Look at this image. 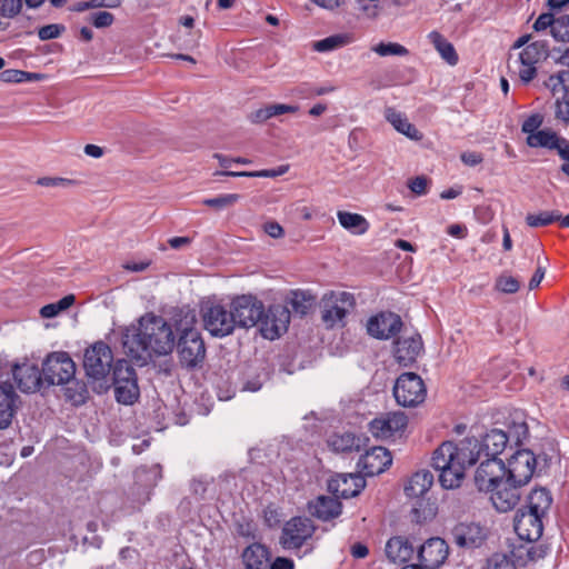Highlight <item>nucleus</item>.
Segmentation results:
<instances>
[{"mask_svg":"<svg viewBox=\"0 0 569 569\" xmlns=\"http://www.w3.org/2000/svg\"><path fill=\"white\" fill-rule=\"evenodd\" d=\"M62 31H64L63 26L56 24V23L47 24V26L41 27L38 30V37L42 41L51 40V39H56V38L60 37Z\"/></svg>","mask_w":569,"mask_h":569,"instance_id":"603ef678","label":"nucleus"},{"mask_svg":"<svg viewBox=\"0 0 569 569\" xmlns=\"http://www.w3.org/2000/svg\"><path fill=\"white\" fill-rule=\"evenodd\" d=\"M552 37L557 41H569V16L563 14L556 19Z\"/></svg>","mask_w":569,"mask_h":569,"instance_id":"09e8293b","label":"nucleus"},{"mask_svg":"<svg viewBox=\"0 0 569 569\" xmlns=\"http://www.w3.org/2000/svg\"><path fill=\"white\" fill-rule=\"evenodd\" d=\"M549 56V44L546 40H537L527 44L518 54L509 57V70L523 84H528L537 76V64Z\"/></svg>","mask_w":569,"mask_h":569,"instance_id":"20e7f679","label":"nucleus"},{"mask_svg":"<svg viewBox=\"0 0 569 569\" xmlns=\"http://www.w3.org/2000/svg\"><path fill=\"white\" fill-rule=\"evenodd\" d=\"M12 375L18 388L22 392H34L38 390L43 376L36 365L29 362L16 365Z\"/></svg>","mask_w":569,"mask_h":569,"instance_id":"393cba45","label":"nucleus"},{"mask_svg":"<svg viewBox=\"0 0 569 569\" xmlns=\"http://www.w3.org/2000/svg\"><path fill=\"white\" fill-rule=\"evenodd\" d=\"M204 329L214 337H226L236 328L231 307L220 303H204L201 308Z\"/></svg>","mask_w":569,"mask_h":569,"instance_id":"423d86ee","label":"nucleus"},{"mask_svg":"<svg viewBox=\"0 0 569 569\" xmlns=\"http://www.w3.org/2000/svg\"><path fill=\"white\" fill-rule=\"evenodd\" d=\"M315 302L316 297L303 290L292 291L288 301L292 310L300 316H306Z\"/></svg>","mask_w":569,"mask_h":569,"instance_id":"e433bc0d","label":"nucleus"},{"mask_svg":"<svg viewBox=\"0 0 569 569\" xmlns=\"http://www.w3.org/2000/svg\"><path fill=\"white\" fill-rule=\"evenodd\" d=\"M239 199H240V196L237 193H227V194H220L216 198L204 199L202 201V203L204 206L214 208L217 210H222V209L233 206L236 202L239 201Z\"/></svg>","mask_w":569,"mask_h":569,"instance_id":"c03bdc74","label":"nucleus"},{"mask_svg":"<svg viewBox=\"0 0 569 569\" xmlns=\"http://www.w3.org/2000/svg\"><path fill=\"white\" fill-rule=\"evenodd\" d=\"M495 288L503 293H516L520 288V282L508 273L500 274L495 283Z\"/></svg>","mask_w":569,"mask_h":569,"instance_id":"49530a36","label":"nucleus"},{"mask_svg":"<svg viewBox=\"0 0 569 569\" xmlns=\"http://www.w3.org/2000/svg\"><path fill=\"white\" fill-rule=\"evenodd\" d=\"M263 230L271 238L278 239L283 236L282 227L276 221H268L263 226Z\"/></svg>","mask_w":569,"mask_h":569,"instance_id":"338daca9","label":"nucleus"},{"mask_svg":"<svg viewBox=\"0 0 569 569\" xmlns=\"http://www.w3.org/2000/svg\"><path fill=\"white\" fill-rule=\"evenodd\" d=\"M355 307L353 295L347 291H329L320 300L321 320L327 329L342 328Z\"/></svg>","mask_w":569,"mask_h":569,"instance_id":"39448f33","label":"nucleus"},{"mask_svg":"<svg viewBox=\"0 0 569 569\" xmlns=\"http://www.w3.org/2000/svg\"><path fill=\"white\" fill-rule=\"evenodd\" d=\"M309 511L321 520H329L340 515L341 503L337 498L321 496L309 503Z\"/></svg>","mask_w":569,"mask_h":569,"instance_id":"c85d7f7f","label":"nucleus"},{"mask_svg":"<svg viewBox=\"0 0 569 569\" xmlns=\"http://www.w3.org/2000/svg\"><path fill=\"white\" fill-rule=\"evenodd\" d=\"M315 527L310 519L295 517L282 528L280 543L284 549L300 548L313 535Z\"/></svg>","mask_w":569,"mask_h":569,"instance_id":"f3484780","label":"nucleus"},{"mask_svg":"<svg viewBox=\"0 0 569 569\" xmlns=\"http://www.w3.org/2000/svg\"><path fill=\"white\" fill-rule=\"evenodd\" d=\"M461 161L469 167L478 166L483 161V157L480 152L476 151H467L461 153L460 156Z\"/></svg>","mask_w":569,"mask_h":569,"instance_id":"0e129e2a","label":"nucleus"},{"mask_svg":"<svg viewBox=\"0 0 569 569\" xmlns=\"http://www.w3.org/2000/svg\"><path fill=\"white\" fill-rule=\"evenodd\" d=\"M480 459V445L476 438H465L458 443L442 442L432 455V467L439 471V482L445 489L458 488L467 468Z\"/></svg>","mask_w":569,"mask_h":569,"instance_id":"f03ea898","label":"nucleus"},{"mask_svg":"<svg viewBox=\"0 0 569 569\" xmlns=\"http://www.w3.org/2000/svg\"><path fill=\"white\" fill-rule=\"evenodd\" d=\"M522 485L513 483L508 478L500 481L495 488L490 489V500L495 509L499 512L512 510L520 501L519 488Z\"/></svg>","mask_w":569,"mask_h":569,"instance_id":"aec40b11","label":"nucleus"},{"mask_svg":"<svg viewBox=\"0 0 569 569\" xmlns=\"http://www.w3.org/2000/svg\"><path fill=\"white\" fill-rule=\"evenodd\" d=\"M90 21L96 28H106L112 24L113 14L108 11L94 12L90 16Z\"/></svg>","mask_w":569,"mask_h":569,"instance_id":"4d7b16f0","label":"nucleus"},{"mask_svg":"<svg viewBox=\"0 0 569 569\" xmlns=\"http://www.w3.org/2000/svg\"><path fill=\"white\" fill-rule=\"evenodd\" d=\"M541 123H542L541 116L532 114L528 119L525 120V122L522 123L521 130L525 133H528V136L536 134V132L539 131L538 128L541 126Z\"/></svg>","mask_w":569,"mask_h":569,"instance_id":"052dcab7","label":"nucleus"},{"mask_svg":"<svg viewBox=\"0 0 569 569\" xmlns=\"http://www.w3.org/2000/svg\"><path fill=\"white\" fill-rule=\"evenodd\" d=\"M536 469V458L530 450H518L508 460L506 466L507 478L518 485H526L532 478Z\"/></svg>","mask_w":569,"mask_h":569,"instance_id":"2eb2a0df","label":"nucleus"},{"mask_svg":"<svg viewBox=\"0 0 569 569\" xmlns=\"http://www.w3.org/2000/svg\"><path fill=\"white\" fill-rule=\"evenodd\" d=\"M363 442L365 439L351 432L335 433L328 439V446L336 452L359 451Z\"/></svg>","mask_w":569,"mask_h":569,"instance_id":"72a5a7b5","label":"nucleus"},{"mask_svg":"<svg viewBox=\"0 0 569 569\" xmlns=\"http://www.w3.org/2000/svg\"><path fill=\"white\" fill-rule=\"evenodd\" d=\"M556 117L563 121H569V94L557 99Z\"/></svg>","mask_w":569,"mask_h":569,"instance_id":"680f3d73","label":"nucleus"},{"mask_svg":"<svg viewBox=\"0 0 569 569\" xmlns=\"http://www.w3.org/2000/svg\"><path fill=\"white\" fill-rule=\"evenodd\" d=\"M113 356L110 347L104 342H96L84 352L83 367L90 378L100 380L111 370Z\"/></svg>","mask_w":569,"mask_h":569,"instance_id":"9d476101","label":"nucleus"},{"mask_svg":"<svg viewBox=\"0 0 569 569\" xmlns=\"http://www.w3.org/2000/svg\"><path fill=\"white\" fill-rule=\"evenodd\" d=\"M137 380L134 369L126 360H118L113 367V385Z\"/></svg>","mask_w":569,"mask_h":569,"instance_id":"37998d69","label":"nucleus"},{"mask_svg":"<svg viewBox=\"0 0 569 569\" xmlns=\"http://www.w3.org/2000/svg\"><path fill=\"white\" fill-rule=\"evenodd\" d=\"M385 117L387 121L390 122L398 132L405 134L409 139L416 141L422 139V133L408 121L407 117L403 113L389 107L386 108L385 110Z\"/></svg>","mask_w":569,"mask_h":569,"instance_id":"c756f323","label":"nucleus"},{"mask_svg":"<svg viewBox=\"0 0 569 569\" xmlns=\"http://www.w3.org/2000/svg\"><path fill=\"white\" fill-rule=\"evenodd\" d=\"M271 116L278 117L284 113H296L299 110L298 106L283 104V103H271L270 104Z\"/></svg>","mask_w":569,"mask_h":569,"instance_id":"e2e57ef3","label":"nucleus"},{"mask_svg":"<svg viewBox=\"0 0 569 569\" xmlns=\"http://www.w3.org/2000/svg\"><path fill=\"white\" fill-rule=\"evenodd\" d=\"M546 274V266L540 263V258H538V267L536 269V272L531 277L529 281V290H533L541 283L542 279Z\"/></svg>","mask_w":569,"mask_h":569,"instance_id":"69168bd1","label":"nucleus"},{"mask_svg":"<svg viewBox=\"0 0 569 569\" xmlns=\"http://www.w3.org/2000/svg\"><path fill=\"white\" fill-rule=\"evenodd\" d=\"M483 569H516V566L507 553L496 552L487 559Z\"/></svg>","mask_w":569,"mask_h":569,"instance_id":"a18cd8bd","label":"nucleus"},{"mask_svg":"<svg viewBox=\"0 0 569 569\" xmlns=\"http://www.w3.org/2000/svg\"><path fill=\"white\" fill-rule=\"evenodd\" d=\"M365 487V479L359 475H337L332 477L328 482L329 490L337 498H352L360 493Z\"/></svg>","mask_w":569,"mask_h":569,"instance_id":"5701e85b","label":"nucleus"},{"mask_svg":"<svg viewBox=\"0 0 569 569\" xmlns=\"http://www.w3.org/2000/svg\"><path fill=\"white\" fill-rule=\"evenodd\" d=\"M552 503V497L550 492L545 488H538L531 490L528 496L527 505L523 509L537 513L541 517H546L548 510Z\"/></svg>","mask_w":569,"mask_h":569,"instance_id":"473e14b6","label":"nucleus"},{"mask_svg":"<svg viewBox=\"0 0 569 569\" xmlns=\"http://www.w3.org/2000/svg\"><path fill=\"white\" fill-rule=\"evenodd\" d=\"M19 397L11 385L0 386V430L10 426L18 408Z\"/></svg>","mask_w":569,"mask_h":569,"instance_id":"bb28decb","label":"nucleus"},{"mask_svg":"<svg viewBox=\"0 0 569 569\" xmlns=\"http://www.w3.org/2000/svg\"><path fill=\"white\" fill-rule=\"evenodd\" d=\"M37 184L42 187H71L74 184V181L67 178L61 177H42L37 180Z\"/></svg>","mask_w":569,"mask_h":569,"instance_id":"864d4df0","label":"nucleus"},{"mask_svg":"<svg viewBox=\"0 0 569 569\" xmlns=\"http://www.w3.org/2000/svg\"><path fill=\"white\" fill-rule=\"evenodd\" d=\"M176 343L172 327L162 318L152 313L142 316L137 325L122 331V346L126 353L137 360L147 357L166 356Z\"/></svg>","mask_w":569,"mask_h":569,"instance_id":"f257e3e1","label":"nucleus"},{"mask_svg":"<svg viewBox=\"0 0 569 569\" xmlns=\"http://www.w3.org/2000/svg\"><path fill=\"white\" fill-rule=\"evenodd\" d=\"M561 219L559 211H543L539 213H531L526 217L527 223L532 228L548 226Z\"/></svg>","mask_w":569,"mask_h":569,"instance_id":"79ce46f5","label":"nucleus"},{"mask_svg":"<svg viewBox=\"0 0 569 569\" xmlns=\"http://www.w3.org/2000/svg\"><path fill=\"white\" fill-rule=\"evenodd\" d=\"M242 559L246 569H267L269 552L264 546L252 543L244 549Z\"/></svg>","mask_w":569,"mask_h":569,"instance_id":"2f4dec72","label":"nucleus"},{"mask_svg":"<svg viewBox=\"0 0 569 569\" xmlns=\"http://www.w3.org/2000/svg\"><path fill=\"white\" fill-rule=\"evenodd\" d=\"M549 551L545 545H533L529 541L520 540L510 545V559L515 561V566H526L529 562H536L543 559Z\"/></svg>","mask_w":569,"mask_h":569,"instance_id":"b1692460","label":"nucleus"},{"mask_svg":"<svg viewBox=\"0 0 569 569\" xmlns=\"http://www.w3.org/2000/svg\"><path fill=\"white\" fill-rule=\"evenodd\" d=\"M31 73L16 70V69H7L0 72V81L6 83H19L23 81H30Z\"/></svg>","mask_w":569,"mask_h":569,"instance_id":"8fccbe9b","label":"nucleus"},{"mask_svg":"<svg viewBox=\"0 0 569 569\" xmlns=\"http://www.w3.org/2000/svg\"><path fill=\"white\" fill-rule=\"evenodd\" d=\"M385 551L390 561L402 563L412 558L415 547L402 537H393L388 540Z\"/></svg>","mask_w":569,"mask_h":569,"instance_id":"cd10ccee","label":"nucleus"},{"mask_svg":"<svg viewBox=\"0 0 569 569\" xmlns=\"http://www.w3.org/2000/svg\"><path fill=\"white\" fill-rule=\"evenodd\" d=\"M43 379L49 385H64L76 375V363L67 352H52L42 363Z\"/></svg>","mask_w":569,"mask_h":569,"instance_id":"6e6552de","label":"nucleus"},{"mask_svg":"<svg viewBox=\"0 0 569 569\" xmlns=\"http://www.w3.org/2000/svg\"><path fill=\"white\" fill-rule=\"evenodd\" d=\"M423 352V342L418 332H403L392 345V356L402 367H410Z\"/></svg>","mask_w":569,"mask_h":569,"instance_id":"f8f14e48","label":"nucleus"},{"mask_svg":"<svg viewBox=\"0 0 569 569\" xmlns=\"http://www.w3.org/2000/svg\"><path fill=\"white\" fill-rule=\"evenodd\" d=\"M559 137L551 130H540L536 134H530L527 138L528 146L532 148L543 147L553 149L558 142Z\"/></svg>","mask_w":569,"mask_h":569,"instance_id":"a19ab883","label":"nucleus"},{"mask_svg":"<svg viewBox=\"0 0 569 569\" xmlns=\"http://www.w3.org/2000/svg\"><path fill=\"white\" fill-rule=\"evenodd\" d=\"M402 320L393 312H381L369 318L368 333L379 340H388L401 331Z\"/></svg>","mask_w":569,"mask_h":569,"instance_id":"6ab92c4d","label":"nucleus"},{"mask_svg":"<svg viewBox=\"0 0 569 569\" xmlns=\"http://www.w3.org/2000/svg\"><path fill=\"white\" fill-rule=\"evenodd\" d=\"M236 327L251 328L263 315V305L252 296H240L230 303Z\"/></svg>","mask_w":569,"mask_h":569,"instance_id":"9b49d317","label":"nucleus"},{"mask_svg":"<svg viewBox=\"0 0 569 569\" xmlns=\"http://www.w3.org/2000/svg\"><path fill=\"white\" fill-rule=\"evenodd\" d=\"M392 462L390 452L383 447L367 450L358 461V468L365 476H376L383 472Z\"/></svg>","mask_w":569,"mask_h":569,"instance_id":"4be33fe9","label":"nucleus"},{"mask_svg":"<svg viewBox=\"0 0 569 569\" xmlns=\"http://www.w3.org/2000/svg\"><path fill=\"white\" fill-rule=\"evenodd\" d=\"M546 88H548L553 96L566 97L569 94V70H560L555 74H551L545 81Z\"/></svg>","mask_w":569,"mask_h":569,"instance_id":"58836bf2","label":"nucleus"},{"mask_svg":"<svg viewBox=\"0 0 569 569\" xmlns=\"http://www.w3.org/2000/svg\"><path fill=\"white\" fill-rule=\"evenodd\" d=\"M541 517L537 513L530 512L520 508L515 516L513 527L518 535L519 540L535 542L543 532V522Z\"/></svg>","mask_w":569,"mask_h":569,"instance_id":"a211bd4d","label":"nucleus"},{"mask_svg":"<svg viewBox=\"0 0 569 569\" xmlns=\"http://www.w3.org/2000/svg\"><path fill=\"white\" fill-rule=\"evenodd\" d=\"M452 542L467 550L481 548L489 538V528L479 521H459L451 531Z\"/></svg>","mask_w":569,"mask_h":569,"instance_id":"0eeeda50","label":"nucleus"},{"mask_svg":"<svg viewBox=\"0 0 569 569\" xmlns=\"http://www.w3.org/2000/svg\"><path fill=\"white\" fill-rule=\"evenodd\" d=\"M337 218L343 229L356 236L365 234L370 227L368 220L359 213L340 210L337 212Z\"/></svg>","mask_w":569,"mask_h":569,"instance_id":"f704fd0d","label":"nucleus"},{"mask_svg":"<svg viewBox=\"0 0 569 569\" xmlns=\"http://www.w3.org/2000/svg\"><path fill=\"white\" fill-rule=\"evenodd\" d=\"M372 50L381 57L406 56L408 53V50L403 46H401L399 43H395V42H388V43L381 42V43L375 46Z\"/></svg>","mask_w":569,"mask_h":569,"instance_id":"de8ad7c7","label":"nucleus"},{"mask_svg":"<svg viewBox=\"0 0 569 569\" xmlns=\"http://www.w3.org/2000/svg\"><path fill=\"white\" fill-rule=\"evenodd\" d=\"M449 548L445 539L436 537L428 539L418 550L421 568L433 569L445 562Z\"/></svg>","mask_w":569,"mask_h":569,"instance_id":"412c9836","label":"nucleus"},{"mask_svg":"<svg viewBox=\"0 0 569 569\" xmlns=\"http://www.w3.org/2000/svg\"><path fill=\"white\" fill-rule=\"evenodd\" d=\"M409 188L417 194H425L427 192V179L425 177H416L410 181Z\"/></svg>","mask_w":569,"mask_h":569,"instance_id":"774afa93","label":"nucleus"},{"mask_svg":"<svg viewBox=\"0 0 569 569\" xmlns=\"http://www.w3.org/2000/svg\"><path fill=\"white\" fill-rule=\"evenodd\" d=\"M23 0H0V14L4 18L18 16L22 9Z\"/></svg>","mask_w":569,"mask_h":569,"instance_id":"3c124183","label":"nucleus"},{"mask_svg":"<svg viewBox=\"0 0 569 569\" xmlns=\"http://www.w3.org/2000/svg\"><path fill=\"white\" fill-rule=\"evenodd\" d=\"M350 41L351 37L348 34H333L325 39L315 41L312 43V49L317 52H330L347 46L348 43H350Z\"/></svg>","mask_w":569,"mask_h":569,"instance_id":"4c0bfd02","label":"nucleus"},{"mask_svg":"<svg viewBox=\"0 0 569 569\" xmlns=\"http://www.w3.org/2000/svg\"><path fill=\"white\" fill-rule=\"evenodd\" d=\"M509 442V436L501 429H491L481 439L478 440L480 445V458H498L503 452Z\"/></svg>","mask_w":569,"mask_h":569,"instance_id":"a878e982","label":"nucleus"},{"mask_svg":"<svg viewBox=\"0 0 569 569\" xmlns=\"http://www.w3.org/2000/svg\"><path fill=\"white\" fill-rule=\"evenodd\" d=\"M271 118H272V116H271L270 104H266L257 110L251 111L248 114V120L254 124L263 123Z\"/></svg>","mask_w":569,"mask_h":569,"instance_id":"5fc2aeb1","label":"nucleus"},{"mask_svg":"<svg viewBox=\"0 0 569 569\" xmlns=\"http://www.w3.org/2000/svg\"><path fill=\"white\" fill-rule=\"evenodd\" d=\"M556 19L557 18H555L552 13H541L535 21L533 29L536 31H543L547 28H550V32L552 33Z\"/></svg>","mask_w":569,"mask_h":569,"instance_id":"13d9d810","label":"nucleus"},{"mask_svg":"<svg viewBox=\"0 0 569 569\" xmlns=\"http://www.w3.org/2000/svg\"><path fill=\"white\" fill-rule=\"evenodd\" d=\"M290 322V311L287 307L276 305L270 307L259 319L260 332L263 338L274 340L287 331Z\"/></svg>","mask_w":569,"mask_h":569,"instance_id":"4468645a","label":"nucleus"},{"mask_svg":"<svg viewBox=\"0 0 569 569\" xmlns=\"http://www.w3.org/2000/svg\"><path fill=\"white\" fill-rule=\"evenodd\" d=\"M116 398L120 403L132 405L139 397L137 380L114 383Z\"/></svg>","mask_w":569,"mask_h":569,"instance_id":"ea45409f","label":"nucleus"},{"mask_svg":"<svg viewBox=\"0 0 569 569\" xmlns=\"http://www.w3.org/2000/svg\"><path fill=\"white\" fill-rule=\"evenodd\" d=\"M393 396L402 407H416L426 398V387L422 379L413 373L400 375L393 387Z\"/></svg>","mask_w":569,"mask_h":569,"instance_id":"1a4fd4ad","label":"nucleus"},{"mask_svg":"<svg viewBox=\"0 0 569 569\" xmlns=\"http://www.w3.org/2000/svg\"><path fill=\"white\" fill-rule=\"evenodd\" d=\"M432 483L433 475L429 470H419L410 477L405 492L409 498H420L429 491Z\"/></svg>","mask_w":569,"mask_h":569,"instance_id":"7c9ffc66","label":"nucleus"},{"mask_svg":"<svg viewBox=\"0 0 569 569\" xmlns=\"http://www.w3.org/2000/svg\"><path fill=\"white\" fill-rule=\"evenodd\" d=\"M428 39L448 64L456 66L458 63L459 58L455 47L441 33L431 31Z\"/></svg>","mask_w":569,"mask_h":569,"instance_id":"c9c22d12","label":"nucleus"},{"mask_svg":"<svg viewBox=\"0 0 569 569\" xmlns=\"http://www.w3.org/2000/svg\"><path fill=\"white\" fill-rule=\"evenodd\" d=\"M289 170V164L279 166L276 169H264L252 171V178H276L287 173Z\"/></svg>","mask_w":569,"mask_h":569,"instance_id":"bf43d9fd","label":"nucleus"},{"mask_svg":"<svg viewBox=\"0 0 569 569\" xmlns=\"http://www.w3.org/2000/svg\"><path fill=\"white\" fill-rule=\"evenodd\" d=\"M196 315L188 312L181 318L176 326V330L180 333L178 340V355L182 366L194 368L201 363L206 356L204 342L200 332L194 328Z\"/></svg>","mask_w":569,"mask_h":569,"instance_id":"7ed1b4c3","label":"nucleus"},{"mask_svg":"<svg viewBox=\"0 0 569 569\" xmlns=\"http://www.w3.org/2000/svg\"><path fill=\"white\" fill-rule=\"evenodd\" d=\"M506 432L509 436V440L512 439L516 441V443H519L523 438L527 437L528 427L526 422L512 423L508 427V431Z\"/></svg>","mask_w":569,"mask_h":569,"instance_id":"6e6d98bb","label":"nucleus"},{"mask_svg":"<svg viewBox=\"0 0 569 569\" xmlns=\"http://www.w3.org/2000/svg\"><path fill=\"white\" fill-rule=\"evenodd\" d=\"M408 417L402 411L388 412L369 423L371 435L381 440L401 437L407 428Z\"/></svg>","mask_w":569,"mask_h":569,"instance_id":"ddd939ff","label":"nucleus"},{"mask_svg":"<svg viewBox=\"0 0 569 569\" xmlns=\"http://www.w3.org/2000/svg\"><path fill=\"white\" fill-rule=\"evenodd\" d=\"M506 477V465L500 458H486L475 473V485L479 491L489 492Z\"/></svg>","mask_w":569,"mask_h":569,"instance_id":"dca6fc26","label":"nucleus"}]
</instances>
